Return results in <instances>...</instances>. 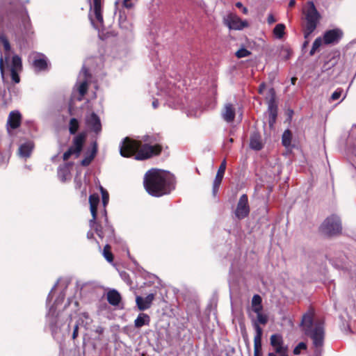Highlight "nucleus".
Returning a JSON list of instances; mask_svg holds the SVG:
<instances>
[{
	"label": "nucleus",
	"instance_id": "55",
	"mask_svg": "<svg viewBox=\"0 0 356 356\" xmlns=\"http://www.w3.org/2000/svg\"><path fill=\"white\" fill-rule=\"evenodd\" d=\"M92 236H93V234H92V233H91V232H89L87 234V237H88V238H92Z\"/></svg>",
	"mask_w": 356,
	"mask_h": 356
},
{
	"label": "nucleus",
	"instance_id": "56",
	"mask_svg": "<svg viewBox=\"0 0 356 356\" xmlns=\"http://www.w3.org/2000/svg\"><path fill=\"white\" fill-rule=\"evenodd\" d=\"M296 78H293V79H292V83H293V84H295V81H296Z\"/></svg>",
	"mask_w": 356,
	"mask_h": 356
},
{
	"label": "nucleus",
	"instance_id": "11",
	"mask_svg": "<svg viewBox=\"0 0 356 356\" xmlns=\"http://www.w3.org/2000/svg\"><path fill=\"white\" fill-rule=\"evenodd\" d=\"M85 140V136L80 134L74 137L72 145L69 149L63 154V160H68L71 156L74 155L75 158L79 156L82 150L83 145Z\"/></svg>",
	"mask_w": 356,
	"mask_h": 356
},
{
	"label": "nucleus",
	"instance_id": "19",
	"mask_svg": "<svg viewBox=\"0 0 356 356\" xmlns=\"http://www.w3.org/2000/svg\"><path fill=\"white\" fill-rule=\"evenodd\" d=\"M341 36L342 32L340 29L329 30L324 33L323 42L326 44L337 43Z\"/></svg>",
	"mask_w": 356,
	"mask_h": 356
},
{
	"label": "nucleus",
	"instance_id": "38",
	"mask_svg": "<svg viewBox=\"0 0 356 356\" xmlns=\"http://www.w3.org/2000/svg\"><path fill=\"white\" fill-rule=\"evenodd\" d=\"M101 192H102L103 204L105 207L108 202V193L102 187H101Z\"/></svg>",
	"mask_w": 356,
	"mask_h": 356
},
{
	"label": "nucleus",
	"instance_id": "37",
	"mask_svg": "<svg viewBox=\"0 0 356 356\" xmlns=\"http://www.w3.org/2000/svg\"><path fill=\"white\" fill-rule=\"evenodd\" d=\"M80 320L82 323H85V326L88 325L92 322V320L87 313H83L81 316Z\"/></svg>",
	"mask_w": 356,
	"mask_h": 356
},
{
	"label": "nucleus",
	"instance_id": "10",
	"mask_svg": "<svg viewBox=\"0 0 356 356\" xmlns=\"http://www.w3.org/2000/svg\"><path fill=\"white\" fill-rule=\"evenodd\" d=\"M65 295L61 293L56 300L54 305L49 309L47 314V321L53 332H56L57 329L60 326L58 316L56 314V309L60 303L64 300Z\"/></svg>",
	"mask_w": 356,
	"mask_h": 356
},
{
	"label": "nucleus",
	"instance_id": "54",
	"mask_svg": "<svg viewBox=\"0 0 356 356\" xmlns=\"http://www.w3.org/2000/svg\"><path fill=\"white\" fill-rule=\"evenodd\" d=\"M8 160V157L5 156L1 160H0V163H4Z\"/></svg>",
	"mask_w": 356,
	"mask_h": 356
},
{
	"label": "nucleus",
	"instance_id": "41",
	"mask_svg": "<svg viewBox=\"0 0 356 356\" xmlns=\"http://www.w3.org/2000/svg\"><path fill=\"white\" fill-rule=\"evenodd\" d=\"M122 4L127 8H131L134 6L131 0H124Z\"/></svg>",
	"mask_w": 356,
	"mask_h": 356
},
{
	"label": "nucleus",
	"instance_id": "3",
	"mask_svg": "<svg viewBox=\"0 0 356 356\" xmlns=\"http://www.w3.org/2000/svg\"><path fill=\"white\" fill-rule=\"evenodd\" d=\"M144 140L147 143L142 145L140 142L131 140L126 138L120 145L121 156L129 157L136 154V159L144 160L153 155L158 154L161 152V147L160 145L149 144V143H151L149 136H145Z\"/></svg>",
	"mask_w": 356,
	"mask_h": 356
},
{
	"label": "nucleus",
	"instance_id": "15",
	"mask_svg": "<svg viewBox=\"0 0 356 356\" xmlns=\"http://www.w3.org/2000/svg\"><path fill=\"white\" fill-rule=\"evenodd\" d=\"M249 212L250 208L248 205V196L244 194L239 198L235 210V216L238 219H243L248 215Z\"/></svg>",
	"mask_w": 356,
	"mask_h": 356
},
{
	"label": "nucleus",
	"instance_id": "31",
	"mask_svg": "<svg viewBox=\"0 0 356 356\" xmlns=\"http://www.w3.org/2000/svg\"><path fill=\"white\" fill-rule=\"evenodd\" d=\"M285 26L283 24H278L273 29V33L277 38H282L284 35Z\"/></svg>",
	"mask_w": 356,
	"mask_h": 356
},
{
	"label": "nucleus",
	"instance_id": "52",
	"mask_svg": "<svg viewBox=\"0 0 356 356\" xmlns=\"http://www.w3.org/2000/svg\"><path fill=\"white\" fill-rule=\"evenodd\" d=\"M294 5H295V0H291L290 2H289V6L290 7H293Z\"/></svg>",
	"mask_w": 356,
	"mask_h": 356
},
{
	"label": "nucleus",
	"instance_id": "21",
	"mask_svg": "<svg viewBox=\"0 0 356 356\" xmlns=\"http://www.w3.org/2000/svg\"><path fill=\"white\" fill-rule=\"evenodd\" d=\"M99 202V197L97 194L90 195L89 197L90 209L92 215V219L90 220V226L92 227L95 224L97 218V209Z\"/></svg>",
	"mask_w": 356,
	"mask_h": 356
},
{
	"label": "nucleus",
	"instance_id": "32",
	"mask_svg": "<svg viewBox=\"0 0 356 356\" xmlns=\"http://www.w3.org/2000/svg\"><path fill=\"white\" fill-rule=\"evenodd\" d=\"M79 127V121L76 118H72L69 123V131L71 134H75Z\"/></svg>",
	"mask_w": 356,
	"mask_h": 356
},
{
	"label": "nucleus",
	"instance_id": "18",
	"mask_svg": "<svg viewBox=\"0 0 356 356\" xmlns=\"http://www.w3.org/2000/svg\"><path fill=\"white\" fill-rule=\"evenodd\" d=\"M221 117L227 123L232 122L236 115V108L231 103H226L221 110Z\"/></svg>",
	"mask_w": 356,
	"mask_h": 356
},
{
	"label": "nucleus",
	"instance_id": "9",
	"mask_svg": "<svg viewBox=\"0 0 356 356\" xmlns=\"http://www.w3.org/2000/svg\"><path fill=\"white\" fill-rule=\"evenodd\" d=\"M270 340L274 351L269 353L268 356H288V347L284 344L280 334L271 335Z\"/></svg>",
	"mask_w": 356,
	"mask_h": 356
},
{
	"label": "nucleus",
	"instance_id": "58",
	"mask_svg": "<svg viewBox=\"0 0 356 356\" xmlns=\"http://www.w3.org/2000/svg\"><path fill=\"white\" fill-rule=\"evenodd\" d=\"M308 41H306L305 43H304V46H306L307 44H308Z\"/></svg>",
	"mask_w": 356,
	"mask_h": 356
},
{
	"label": "nucleus",
	"instance_id": "47",
	"mask_svg": "<svg viewBox=\"0 0 356 356\" xmlns=\"http://www.w3.org/2000/svg\"><path fill=\"white\" fill-rule=\"evenodd\" d=\"M56 285H57V283H56V284H55V285L53 286V288H52L51 291H50V293H49V296H48V297H47V301H49V299L51 298L52 291L56 289Z\"/></svg>",
	"mask_w": 356,
	"mask_h": 356
},
{
	"label": "nucleus",
	"instance_id": "24",
	"mask_svg": "<svg viewBox=\"0 0 356 356\" xmlns=\"http://www.w3.org/2000/svg\"><path fill=\"white\" fill-rule=\"evenodd\" d=\"M86 124L93 131L99 133L101 131L102 125L99 118L92 113L86 117Z\"/></svg>",
	"mask_w": 356,
	"mask_h": 356
},
{
	"label": "nucleus",
	"instance_id": "17",
	"mask_svg": "<svg viewBox=\"0 0 356 356\" xmlns=\"http://www.w3.org/2000/svg\"><path fill=\"white\" fill-rule=\"evenodd\" d=\"M90 227L95 230V232L100 238H104V236L111 238L113 236L114 229L108 222L106 216L105 217V227L104 229L101 227V225H97L96 222L95 225H93L92 227Z\"/></svg>",
	"mask_w": 356,
	"mask_h": 356
},
{
	"label": "nucleus",
	"instance_id": "35",
	"mask_svg": "<svg viewBox=\"0 0 356 356\" xmlns=\"http://www.w3.org/2000/svg\"><path fill=\"white\" fill-rule=\"evenodd\" d=\"M307 348V345L305 342L299 343L293 349L294 355H299L301 353V350H305Z\"/></svg>",
	"mask_w": 356,
	"mask_h": 356
},
{
	"label": "nucleus",
	"instance_id": "27",
	"mask_svg": "<svg viewBox=\"0 0 356 356\" xmlns=\"http://www.w3.org/2000/svg\"><path fill=\"white\" fill-rule=\"evenodd\" d=\"M108 302L113 305L117 306L121 300L120 294L115 289L110 290L106 295Z\"/></svg>",
	"mask_w": 356,
	"mask_h": 356
},
{
	"label": "nucleus",
	"instance_id": "50",
	"mask_svg": "<svg viewBox=\"0 0 356 356\" xmlns=\"http://www.w3.org/2000/svg\"><path fill=\"white\" fill-rule=\"evenodd\" d=\"M236 6L237 8H242L243 7V6L242 3H241V2H237V3H236Z\"/></svg>",
	"mask_w": 356,
	"mask_h": 356
},
{
	"label": "nucleus",
	"instance_id": "60",
	"mask_svg": "<svg viewBox=\"0 0 356 356\" xmlns=\"http://www.w3.org/2000/svg\"><path fill=\"white\" fill-rule=\"evenodd\" d=\"M277 356H280V355H277Z\"/></svg>",
	"mask_w": 356,
	"mask_h": 356
},
{
	"label": "nucleus",
	"instance_id": "2",
	"mask_svg": "<svg viewBox=\"0 0 356 356\" xmlns=\"http://www.w3.org/2000/svg\"><path fill=\"white\" fill-rule=\"evenodd\" d=\"M0 71L2 76L4 74V68L6 66L10 72L12 81L15 83L20 81L19 73L22 70L21 58L14 55L10 60L11 46L9 40L3 31L0 30Z\"/></svg>",
	"mask_w": 356,
	"mask_h": 356
},
{
	"label": "nucleus",
	"instance_id": "53",
	"mask_svg": "<svg viewBox=\"0 0 356 356\" xmlns=\"http://www.w3.org/2000/svg\"><path fill=\"white\" fill-rule=\"evenodd\" d=\"M75 181H76V187H80L81 186V183L79 181H77V178L76 177L75 178Z\"/></svg>",
	"mask_w": 356,
	"mask_h": 356
},
{
	"label": "nucleus",
	"instance_id": "36",
	"mask_svg": "<svg viewBox=\"0 0 356 356\" xmlns=\"http://www.w3.org/2000/svg\"><path fill=\"white\" fill-rule=\"evenodd\" d=\"M250 54V52L246 49L242 48L236 52V56L238 58H244Z\"/></svg>",
	"mask_w": 356,
	"mask_h": 356
},
{
	"label": "nucleus",
	"instance_id": "23",
	"mask_svg": "<svg viewBox=\"0 0 356 356\" xmlns=\"http://www.w3.org/2000/svg\"><path fill=\"white\" fill-rule=\"evenodd\" d=\"M154 299V294L149 293L145 298L137 296L136 298V305L140 311L149 309Z\"/></svg>",
	"mask_w": 356,
	"mask_h": 356
},
{
	"label": "nucleus",
	"instance_id": "29",
	"mask_svg": "<svg viewBox=\"0 0 356 356\" xmlns=\"http://www.w3.org/2000/svg\"><path fill=\"white\" fill-rule=\"evenodd\" d=\"M97 152V144L96 142L92 143V151L89 155H87L82 161L81 165L83 166L88 165L95 158Z\"/></svg>",
	"mask_w": 356,
	"mask_h": 356
},
{
	"label": "nucleus",
	"instance_id": "39",
	"mask_svg": "<svg viewBox=\"0 0 356 356\" xmlns=\"http://www.w3.org/2000/svg\"><path fill=\"white\" fill-rule=\"evenodd\" d=\"M341 92H342L341 89H337L332 94L331 99L333 101L338 99L340 97Z\"/></svg>",
	"mask_w": 356,
	"mask_h": 356
},
{
	"label": "nucleus",
	"instance_id": "48",
	"mask_svg": "<svg viewBox=\"0 0 356 356\" xmlns=\"http://www.w3.org/2000/svg\"><path fill=\"white\" fill-rule=\"evenodd\" d=\"M103 332V328L101 327H98L97 329H96V332L99 333V334H102Z\"/></svg>",
	"mask_w": 356,
	"mask_h": 356
},
{
	"label": "nucleus",
	"instance_id": "33",
	"mask_svg": "<svg viewBox=\"0 0 356 356\" xmlns=\"http://www.w3.org/2000/svg\"><path fill=\"white\" fill-rule=\"evenodd\" d=\"M291 142V133L287 129L282 134V144L285 147H289Z\"/></svg>",
	"mask_w": 356,
	"mask_h": 356
},
{
	"label": "nucleus",
	"instance_id": "20",
	"mask_svg": "<svg viewBox=\"0 0 356 356\" xmlns=\"http://www.w3.org/2000/svg\"><path fill=\"white\" fill-rule=\"evenodd\" d=\"M225 169H226V161L223 160L218 170L217 174H216L215 179L213 181V195H216L218 191L219 186L221 184V181L222 180V178H223V176L225 174Z\"/></svg>",
	"mask_w": 356,
	"mask_h": 356
},
{
	"label": "nucleus",
	"instance_id": "1",
	"mask_svg": "<svg viewBox=\"0 0 356 356\" xmlns=\"http://www.w3.org/2000/svg\"><path fill=\"white\" fill-rule=\"evenodd\" d=\"M144 186L149 194L160 197L174 188V177L169 172L152 169L145 175Z\"/></svg>",
	"mask_w": 356,
	"mask_h": 356
},
{
	"label": "nucleus",
	"instance_id": "12",
	"mask_svg": "<svg viewBox=\"0 0 356 356\" xmlns=\"http://www.w3.org/2000/svg\"><path fill=\"white\" fill-rule=\"evenodd\" d=\"M90 79V75L88 72L87 69L83 67L78 78L76 83L77 90L79 93L80 97H78L79 101H81L83 97L88 90V82Z\"/></svg>",
	"mask_w": 356,
	"mask_h": 356
},
{
	"label": "nucleus",
	"instance_id": "4",
	"mask_svg": "<svg viewBox=\"0 0 356 356\" xmlns=\"http://www.w3.org/2000/svg\"><path fill=\"white\" fill-rule=\"evenodd\" d=\"M313 312L309 311L302 316L300 325L304 333L312 340L316 352L321 350L324 342V327L320 321H314Z\"/></svg>",
	"mask_w": 356,
	"mask_h": 356
},
{
	"label": "nucleus",
	"instance_id": "6",
	"mask_svg": "<svg viewBox=\"0 0 356 356\" xmlns=\"http://www.w3.org/2000/svg\"><path fill=\"white\" fill-rule=\"evenodd\" d=\"M262 299L259 295H254L252 301H251V309L252 311L256 314L257 318H254L250 314V317L251 318L252 323L255 329V325H266L268 323V317L266 314L262 313L263 306H262Z\"/></svg>",
	"mask_w": 356,
	"mask_h": 356
},
{
	"label": "nucleus",
	"instance_id": "51",
	"mask_svg": "<svg viewBox=\"0 0 356 356\" xmlns=\"http://www.w3.org/2000/svg\"><path fill=\"white\" fill-rule=\"evenodd\" d=\"M242 12L244 13V14H248V8L246 7H243L242 8Z\"/></svg>",
	"mask_w": 356,
	"mask_h": 356
},
{
	"label": "nucleus",
	"instance_id": "7",
	"mask_svg": "<svg viewBox=\"0 0 356 356\" xmlns=\"http://www.w3.org/2000/svg\"><path fill=\"white\" fill-rule=\"evenodd\" d=\"M321 232L327 235L333 236L341 232V222L339 216L332 215L327 217L321 226Z\"/></svg>",
	"mask_w": 356,
	"mask_h": 356
},
{
	"label": "nucleus",
	"instance_id": "49",
	"mask_svg": "<svg viewBox=\"0 0 356 356\" xmlns=\"http://www.w3.org/2000/svg\"><path fill=\"white\" fill-rule=\"evenodd\" d=\"M316 50H317L316 49H314V47H312V49L310 50L309 54L311 56H313L315 54Z\"/></svg>",
	"mask_w": 356,
	"mask_h": 356
},
{
	"label": "nucleus",
	"instance_id": "44",
	"mask_svg": "<svg viewBox=\"0 0 356 356\" xmlns=\"http://www.w3.org/2000/svg\"><path fill=\"white\" fill-rule=\"evenodd\" d=\"M78 329H79V325L78 324L75 325L74 327V331H73V334H72V338L74 339L76 338V337L78 336Z\"/></svg>",
	"mask_w": 356,
	"mask_h": 356
},
{
	"label": "nucleus",
	"instance_id": "28",
	"mask_svg": "<svg viewBox=\"0 0 356 356\" xmlns=\"http://www.w3.org/2000/svg\"><path fill=\"white\" fill-rule=\"evenodd\" d=\"M150 317L145 313H140L134 321V326L136 328H140L144 325H149Z\"/></svg>",
	"mask_w": 356,
	"mask_h": 356
},
{
	"label": "nucleus",
	"instance_id": "45",
	"mask_svg": "<svg viewBox=\"0 0 356 356\" xmlns=\"http://www.w3.org/2000/svg\"><path fill=\"white\" fill-rule=\"evenodd\" d=\"M265 88H266V85L264 83L260 84L259 88V92L260 94H262L264 90H265Z\"/></svg>",
	"mask_w": 356,
	"mask_h": 356
},
{
	"label": "nucleus",
	"instance_id": "5",
	"mask_svg": "<svg viewBox=\"0 0 356 356\" xmlns=\"http://www.w3.org/2000/svg\"><path fill=\"white\" fill-rule=\"evenodd\" d=\"M303 13L306 21L304 37L305 39H308L310 35L316 29L319 22L320 15L312 1H309L307 3L303 10Z\"/></svg>",
	"mask_w": 356,
	"mask_h": 356
},
{
	"label": "nucleus",
	"instance_id": "26",
	"mask_svg": "<svg viewBox=\"0 0 356 356\" xmlns=\"http://www.w3.org/2000/svg\"><path fill=\"white\" fill-rule=\"evenodd\" d=\"M21 115L18 111H12L10 113L8 124L12 129L17 128L20 124Z\"/></svg>",
	"mask_w": 356,
	"mask_h": 356
},
{
	"label": "nucleus",
	"instance_id": "46",
	"mask_svg": "<svg viewBox=\"0 0 356 356\" xmlns=\"http://www.w3.org/2000/svg\"><path fill=\"white\" fill-rule=\"evenodd\" d=\"M159 106V102L157 99H154L153 102H152V106L154 108H156Z\"/></svg>",
	"mask_w": 356,
	"mask_h": 356
},
{
	"label": "nucleus",
	"instance_id": "14",
	"mask_svg": "<svg viewBox=\"0 0 356 356\" xmlns=\"http://www.w3.org/2000/svg\"><path fill=\"white\" fill-rule=\"evenodd\" d=\"M224 24L229 29L241 30L248 26L246 21H242L237 15L229 14L224 17Z\"/></svg>",
	"mask_w": 356,
	"mask_h": 356
},
{
	"label": "nucleus",
	"instance_id": "30",
	"mask_svg": "<svg viewBox=\"0 0 356 356\" xmlns=\"http://www.w3.org/2000/svg\"><path fill=\"white\" fill-rule=\"evenodd\" d=\"M250 146L255 150H260L262 148L261 137L257 134H254L251 136Z\"/></svg>",
	"mask_w": 356,
	"mask_h": 356
},
{
	"label": "nucleus",
	"instance_id": "42",
	"mask_svg": "<svg viewBox=\"0 0 356 356\" xmlns=\"http://www.w3.org/2000/svg\"><path fill=\"white\" fill-rule=\"evenodd\" d=\"M67 174V170H63V174L62 175V170H60L59 172H58V175L59 177H60V179L64 181L66 180V175Z\"/></svg>",
	"mask_w": 356,
	"mask_h": 356
},
{
	"label": "nucleus",
	"instance_id": "16",
	"mask_svg": "<svg viewBox=\"0 0 356 356\" xmlns=\"http://www.w3.org/2000/svg\"><path fill=\"white\" fill-rule=\"evenodd\" d=\"M29 59L36 71L44 70L47 67V58L44 54L33 52L29 56Z\"/></svg>",
	"mask_w": 356,
	"mask_h": 356
},
{
	"label": "nucleus",
	"instance_id": "22",
	"mask_svg": "<svg viewBox=\"0 0 356 356\" xmlns=\"http://www.w3.org/2000/svg\"><path fill=\"white\" fill-rule=\"evenodd\" d=\"M256 334L254 337V356H261V337L263 330L259 325H255Z\"/></svg>",
	"mask_w": 356,
	"mask_h": 356
},
{
	"label": "nucleus",
	"instance_id": "43",
	"mask_svg": "<svg viewBox=\"0 0 356 356\" xmlns=\"http://www.w3.org/2000/svg\"><path fill=\"white\" fill-rule=\"evenodd\" d=\"M267 21H268V23L269 24H273V23L275 22H276V19H275V18L274 17V16H273L272 14H270V15H268V19H267Z\"/></svg>",
	"mask_w": 356,
	"mask_h": 356
},
{
	"label": "nucleus",
	"instance_id": "13",
	"mask_svg": "<svg viewBox=\"0 0 356 356\" xmlns=\"http://www.w3.org/2000/svg\"><path fill=\"white\" fill-rule=\"evenodd\" d=\"M268 94L269 98L268 99V111L269 113V125L270 127H273L275 122L277 114V107L275 104V92L274 89H269Z\"/></svg>",
	"mask_w": 356,
	"mask_h": 356
},
{
	"label": "nucleus",
	"instance_id": "59",
	"mask_svg": "<svg viewBox=\"0 0 356 356\" xmlns=\"http://www.w3.org/2000/svg\"><path fill=\"white\" fill-rule=\"evenodd\" d=\"M69 305H70V302H68L67 304L65 305V307H66Z\"/></svg>",
	"mask_w": 356,
	"mask_h": 356
},
{
	"label": "nucleus",
	"instance_id": "40",
	"mask_svg": "<svg viewBox=\"0 0 356 356\" xmlns=\"http://www.w3.org/2000/svg\"><path fill=\"white\" fill-rule=\"evenodd\" d=\"M322 42H323V40H322L321 38H318L314 40L312 47H314V49H318L322 44Z\"/></svg>",
	"mask_w": 356,
	"mask_h": 356
},
{
	"label": "nucleus",
	"instance_id": "25",
	"mask_svg": "<svg viewBox=\"0 0 356 356\" xmlns=\"http://www.w3.org/2000/svg\"><path fill=\"white\" fill-rule=\"evenodd\" d=\"M34 145L31 141H26L19 147L18 154L22 158H29L33 149Z\"/></svg>",
	"mask_w": 356,
	"mask_h": 356
},
{
	"label": "nucleus",
	"instance_id": "34",
	"mask_svg": "<svg viewBox=\"0 0 356 356\" xmlns=\"http://www.w3.org/2000/svg\"><path fill=\"white\" fill-rule=\"evenodd\" d=\"M110 248L109 245H106L103 250V255L108 262L113 261V254L110 251Z\"/></svg>",
	"mask_w": 356,
	"mask_h": 356
},
{
	"label": "nucleus",
	"instance_id": "8",
	"mask_svg": "<svg viewBox=\"0 0 356 356\" xmlns=\"http://www.w3.org/2000/svg\"><path fill=\"white\" fill-rule=\"evenodd\" d=\"M89 18L91 24L96 29H99L103 25L101 0H92L90 3Z\"/></svg>",
	"mask_w": 356,
	"mask_h": 356
},
{
	"label": "nucleus",
	"instance_id": "57",
	"mask_svg": "<svg viewBox=\"0 0 356 356\" xmlns=\"http://www.w3.org/2000/svg\"><path fill=\"white\" fill-rule=\"evenodd\" d=\"M233 141H234L233 138H229V143H233Z\"/></svg>",
	"mask_w": 356,
	"mask_h": 356
}]
</instances>
